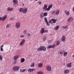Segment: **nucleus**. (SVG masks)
I'll return each instance as SVG.
<instances>
[{
    "mask_svg": "<svg viewBox=\"0 0 74 74\" xmlns=\"http://www.w3.org/2000/svg\"><path fill=\"white\" fill-rule=\"evenodd\" d=\"M47 50V48H46L45 46H41L39 48H38L37 49L38 51H45Z\"/></svg>",
    "mask_w": 74,
    "mask_h": 74,
    "instance_id": "1",
    "label": "nucleus"
},
{
    "mask_svg": "<svg viewBox=\"0 0 74 74\" xmlns=\"http://www.w3.org/2000/svg\"><path fill=\"white\" fill-rule=\"evenodd\" d=\"M19 69H20L19 66H16L13 67V70L14 71H18V70H19Z\"/></svg>",
    "mask_w": 74,
    "mask_h": 74,
    "instance_id": "2",
    "label": "nucleus"
},
{
    "mask_svg": "<svg viewBox=\"0 0 74 74\" xmlns=\"http://www.w3.org/2000/svg\"><path fill=\"white\" fill-rule=\"evenodd\" d=\"M6 18H7V15H5L2 18L0 17V20H2V21H3L6 19Z\"/></svg>",
    "mask_w": 74,
    "mask_h": 74,
    "instance_id": "3",
    "label": "nucleus"
},
{
    "mask_svg": "<svg viewBox=\"0 0 74 74\" xmlns=\"http://www.w3.org/2000/svg\"><path fill=\"white\" fill-rule=\"evenodd\" d=\"M44 20L45 21V22L46 23V24L47 25V26H50V24L49 23V22L48 21V20H47V17H45L44 18Z\"/></svg>",
    "mask_w": 74,
    "mask_h": 74,
    "instance_id": "4",
    "label": "nucleus"
},
{
    "mask_svg": "<svg viewBox=\"0 0 74 74\" xmlns=\"http://www.w3.org/2000/svg\"><path fill=\"white\" fill-rule=\"evenodd\" d=\"M55 44H53V45H49L48 46V49H50L51 48H53L55 47Z\"/></svg>",
    "mask_w": 74,
    "mask_h": 74,
    "instance_id": "5",
    "label": "nucleus"
},
{
    "mask_svg": "<svg viewBox=\"0 0 74 74\" xmlns=\"http://www.w3.org/2000/svg\"><path fill=\"white\" fill-rule=\"evenodd\" d=\"M20 23L18 22H17L16 24V28L18 29L20 27Z\"/></svg>",
    "mask_w": 74,
    "mask_h": 74,
    "instance_id": "6",
    "label": "nucleus"
},
{
    "mask_svg": "<svg viewBox=\"0 0 74 74\" xmlns=\"http://www.w3.org/2000/svg\"><path fill=\"white\" fill-rule=\"evenodd\" d=\"M47 71H51L52 70V68L51 66H48L47 67Z\"/></svg>",
    "mask_w": 74,
    "mask_h": 74,
    "instance_id": "7",
    "label": "nucleus"
},
{
    "mask_svg": "<svg viewBox=\"0 0 74 74\" xmlns=\"http://www.w3.org/2000/svg\"><path fill=\"white\" fill-rule=\"evenodd\" d=\"M45 33V29L44 28H42L40 30V34H43Z\"/></svg>",
    "mask_w": 74,
    "mask_h": 74,
    "instance_id": "8",
    "label": "nucleus"
},
{
    "mask_svg": "<svg viewBox=\"0 0 74 74\" xmlns=\"http://www.w3.org/2000/svg\"><path fill=\"white\" fill-rule=\"evenodd\" d=\"M66 40V37L64 36H62V42H65V41Z\"/></svg>",
    "mask_w": 74,
    "mask_h": 74,
    "instance_id": "9",
    "label": "nucleus"
},
{
    "mask_svg": "<svg viewBox=\"0 0 74 74\" xmlns=\"http://www.w3.org/2000/svg\"><path fill=\"white\" fill-rule=\"evenodd\" d=\"M27 12V8H25L24 9L23 11V14H26Z\"/></svg>",
    "mask_w": 74,
    "mask_h": 74,
    "instance_id": "10",
    "label": "nucleus"
},
{
    "mask_svg": "<svg viewBox=\"0 0 74 74\" xmlns=\"http://www.w3.org/2000/svg\"><path fill=\"white\" fill-rule=\"evenodd\" d=\"M19 57V56H18V55H16L14 56L13 58V59L14 60H17L18 58Z\"/></svg>",
    "mask_w": 74,
    "mask_h": 74,
    "instance_id": "11",
    "label": "nucleus"
},
{
    "mask_svg": "<svg viewBox=\"0 0 74 74\" xmlns=\"http://www.w3.org/2000/svg\"><path fill=\"white\" fill-rule=\"evenodd\" d=\"M14 10V8H11L10 7H9L7 8V11H12Z\"/></svg>",
    "mask_w": 74,
    "mask_h": 74,
    "instance_id": "12",
    "label": "nucleus"
},
{
    "mask_svg": "<svg viewBox=\"0 0 74 74\" xmlns=\"http://www.w3.org/2000/svg\"><path fill=\"white\" fill-rule=\"evenodd\" d=\"M64 12L66 14V15H70V12L66 10H65L64 11Z\"/></svg>",
    "mask_w": 74,
    "mask_h": 74,
    "instance_id": "13",
    "label": "nucleus"
},
{
    "mask_svg": "<svg viewBox=\"0 0 74 74\" xmlns=\"http://www.w3.org/2000/svg\"><path fill=\"white\" fill-rule=\"evenodd\" d=\"M67 66L69 68H70V67H71V63L70 62V63L68 64L67 65Z\"/></svg>",
    "mask_w": 74,
    "mask_h": 74,
    "instance_id": "14",
    "label": "nucleus"
},
{
    "mask_svg": "<svg viewBox=\"0 0 74 74\" xmlns=\"http://www.w3.org/2000/svg\"><path fill=\"white\" fill-rule=\"evenodd\" d=\"M59 28V26L57 25L54 28V30H58Z\"/></svg>",
    "mask_w": 74,
    "mask_h": 74,
    "instance_id": "15",
    "label": "nucleus"
},
{
    "mask_svg": "<svg viewBox=\"0 0 74 74\" xmlns=\"http://www.w3.org/2000/svg\"><path fill=\"white\" fill-rule=\"evenodd\" d=\"M38 67H42L43 66V65L41 63H39L38 64Z\"/></svg>",
    "mask_w": 74,
    "mask_h": 74,
    "instance_id": "16",
    "label": "nucleus"
},
{
    "mask_svg": "<svg viewBox=\"0 0 74 74\" xmlns=\"http://www.w3.org/2000/svg\"><path fill=\"white\" fill-rule=\"evenodd\" d=\"M47 5L46 4H45L44 5V6L43 8V10H45V9H47Z\"/></svg>",
    "mask_w": 74,
    "mask_h": 74,
    "instance_id": "17",
    "label": "nucleus"
},
{
    "mask_svg": "<svg viewBox=\"0 0 74 74\" xmlns=\"http://www.w3.org/2000/svg\"><path fill=\"white\" fill-rule=\"evenodd\" d=\"M69 73V70L68 69H66L64 71V73L65 74H67Z\"/></svg>",
    "mask_w": 74,
    "mask_h": 74,
    "instance_id": "18",
    "label": "nucleus"
},
{
    "mask_svg": "<svg viewBox=\"0 0 74 74\" xmlns=\"http://www.w3.org/2000/svg\"><path fill=\"white\" fill-rule=\"evenodd\" d=\"M62 28L63 29H66L67 28V26L65 25L64 26H62Z\"/></svg>",
    "mask_w": 74,
    "mask_h": 74,
    "instance_id": "19",
    "label": "nucleus"
},
{
    "mask_svg": "<svg viewBox=\"0 0 74 74\" xmlns=\"http://www.w3.org/2000/svg\"><path fill=\"white\" fill-rule=\"evenodd\" d=\"M60 12V11H59V10H57V11L56 12V15H59Z\"/></svg>",
    "mask_w": 74,
    "mask_h": 74,
    "instance_id": "20",
    "label": "nucleus"
},
{
    "mask_svg": "<svg viewBox=\"0 0 74 74\" xmlns=\"http://www.w3.org/2000/svg\"><path fill=\"white\" fill-rule=\"evenodd\" d=\"M51 20L53 21V23H56V20L55 19H51Z\"/></svg>",
    "mask_w": 74,
    "mask_h": 74,
    "instance_id": "21",
    "label": "nucleus"
},
{
    "mask_svg": "<svg viewBox=\"0 0 74 74\" xmlns=\"http://www.w3.org/2000/svg\"><path fill=\"white\" fill-rule=\"evenodd\" d=\"M25 59L24 58H22L20 62L21 63H23L25 62Z\"/></svg>",
    "mask_w": 74,
    "mask_h": 74,
    "instance_id": "22",
    "label": "nucleus"
},
{
    "mask_svg": "<svg viewBox=\"0 0 74 74\" xmlns=\"http://www.w3.org/2000/svg\"><path fill=\"white\" fill-rule=\"evenodd\" d=\"M71 20H73V17H70L68 19V22L70 21H71Z\"/></svg>",
    "mask_w": 74,
    "mask_h": 74,
    "instance_id": "23",
    "label": "nucleus"
},
{
    "mask_svg": "<svg viewBox=\"0 0 74 74\" xmlns=\"http://www.w3.org/2000/svg\"><path fill=\"white\" fill-rule=\"evenodd\" d=\"M40 17L41 19H42V18L44 17V15H43V13H41L40 14Z\"/></svg>",
    "mask_w": 74,
    "mask_h": 74,
    "instance_id": "24",
    "label": "nucleus"
},
{
    "mask_svg": "<svg viewBox=\"0 0 74 74\" xmlns=\"http://www.w3.org/2000/svg\"><path fill=\"white\" fill-rule=\"evenodd\" d=\"M23 8H21L20 9V12H23Z\"/></svg>",
    "mask_w": 74,
    "mask_h": 74,
    "instance_id": "25",
    "label": "nucleus"
},
{
    "mask_svg": "<svg viewBox=\"0 0 74 74\" xmlns=\"http://www.w3.org/2000/svg\"><path fill=\"white\" fill-rule=\"evenodd\" d=\"M67 52H64V57H65L66 56H67Z\"/></svg>",
    "mask_w": 74,
    "mask_h": 74,
    "instance_id": "26",
    "label": "nucleus"
},
{
    "mask_svg": "<svg viewBox=\"0 0 74 74\" xmlns=\"http://www.w3.org/2000/svg\"><path fill=\"white\" fill-rule=\"evenodd\" d=\"M34 62L32 63V64L31 65V67H33L34 66Z\"/></svg>",
    "mask_w": 74,
    "mask_h": 74,
    "instance_id": "27",
    "label": "nucleus"
},
{
    "mask_svg": "<svg viewBox=\"0 0 74 74\" xmlns=\"http://www.w3.org/2000/svg\"><path fill=\"white\" fill-rule=\"evenodd\" d=\"M43 41H45V40H47V38L46 37L44 36V37H43Z\"/></svg>",
    "mask_w": 74,
    "mask_h": 74,
    "instance_id": "28",
    "label": "nucleus"
},
{
    "mask_svg": "<svg viewBox=\"0 0 74 74\" xmlns=\"http://www.w3.org/2000/svg\"><path fill=\"white\" fill-rule=\"evenodd\" d=\"M50 10H51V9L49 8V7L47 9H45L46 11H50Z\"/></svg>",
    "mask_w": 74,
    "mask_h": 74,
    "instance_id": "29",
    "label": "nucleus"
},
{
    "mask_svg": "<svg viewBox=\"0 0 74 74\" xmlns=\"http://www.w3.org/2000/svg\"><path fill=\"white\" fill-rule=\"evenodd\" d=\"M21 42H23V44H24L25 42V40L24 39H23L22 40Z\"/></svg>",
    "mask_w": 74,
    "mask_h": 74,
    "instance_id": "30",
    "label": "nucleus"
},
{
    "mask_svg": "<svg viewBox=\"0 0 74 74\" xmlns=\"http://www.w3.org/2000/svg\"><path fill=\"white\" fill-rule=\"evenodd\" d=\"M47 15L48 14L47 12H45L43 14V15H44V16H47Z\"/></svg>",
    "mask_w": 74,
    "mask_h": 74,
    "instance_id": "31",
    "label": "nucleus"
},
{
    "mask_svg": "<svg viewBox=\"0 0 74 74\" xmlns=\"http://www.w3.org/2000/svg\"><path fill=\"white\" fill-rule=\"evenodd\" d=\"M0 60H3V56L1 55H0Z\"/></svg>",
    "mask_w": 74,
    "mask_h": 74,
    "instance_id": "32",
    "label": "nucleus"
},
{
    "mask_svg": "<svg viewBox=\"0 0 74 74\" xmlns=\"http://www.w3.org/2000/svg\"><path fill=\"white\" fill-rule=\"evenodd\" d=\"M60 44V42L58 41V42H57V44H56V45L57 46H58L59 45V44Z\"/></svg>",
    "mask_w": 74,
    "mask_h": 74,
    "instance_id": "33",
    "label": "nucleus"
},
{
    "mask_svg": "<svg viewBox=\"0 0 74 74\" xmlns=\"http://www.w3.org/2000/svg\"><path fill=\"white\" fill-rule=\"evenodd\" d=\"M17 63V62L16 61H15L13 63V64L14 65V64H16Z\"/></svg>",
    "mask_w": 74,
    "mask_h": 74,
    "instance_id": "34",
    "label": "nucleus"
},
{
    "mask_svg": "<svg viewBox=\"0 0 74 74\" xmlns=\"http://www.w3.org/2000/svg\"><path fill=\"white\" fill-rule=\"evenodd\" d=\"M13 2L14 4H15L16 2V0H13Z\"/></svg>",
    "mask_w": 74,
    "mask_h": 74,
    "instance_id": "35",
    "label": "nucleus"
},
{
    "mask_svg": "<svg viewBox=\"0 0 74 74\" xmlns=\"http://www.w3.org/2000/svg\"><path fill=\"white\" fill-rule=\"evenodd\" d=\"M26 31H27V30L26 29L24 30V31L23 33H24L25 34H26V32H27Z\"/></svg>",
    "mask_w": 74,
    "mask_h": 74,
    "instance_id": "36",
    "label": "nucleus"
},
{
    "mask_svg": "<svg viewBox=\"0 0 74 74\" xmlns=\"http://www.w3.org/2000/svg\"><path fill=\"white\" fill-rule=\"evenodd\" d=\"M52 5H49L48 6V8H52Z\"/></svg>",
    "mask_w": 74,
    "mask_h": 74,
    "instance_id": "37",
    "label": "nucleus"
},
{
    "mask_svg": "<svg viewBox=\"0 0 74 74\" xmlns=\"http://www.w3.org/2000/svg\"><path fill=\"white\" fill-rule=\"evenodd\" d=\"M23 44L24 43H23V42H21L20 44V45H21V46H22V45H23Z\"/></svg>",
    "mask_w": 74,
    "mask_h": 74,
    "instance_id": "38",
    "label": "nucleus"
},
{
    "mask_svg": "<svg viewBox=\"0 0 74 74\" xmlns=\"http://www.w3.org/2000/svg\"><path fill=\"white\" fill-rule=\"evenodd\" d=\"M55 12H56L55 10H53V11L51 13V14H55Z\"/></svg>",
    "mask_w": 74,
    "mask_h": 74,
    "instance_id": "39",
    "label": "nucleus"
},
{
    "mask_svg": "<svg viewBox=\"0 0 74 74\" xmlns=\"http://www.w3.org/2000/svg\"><path fill=\"white\" fill-rule=\"evenodd\" d=\"M31 71H32V69H29L28 70V71L29 72H30V73H31Z\"/></svg>",
    "mask_w": 74,
    "mask_h": 74,
    "instance_id": "40",
    "label": "nucleus"
},
{
    "mask_svg": "<svg viewBox=\"0 0 74 74\" xmlns=\"http://www.w3.org/2000/svg\"><path fill=\"white\" fill-rule=\"evenodd\" d=\"M20 38H22L23 37H25V36L23 35H21L20 36Z\"/></svg>",
    "mask_w": 74,
    "mask_h": 74,
    "instance_id": "41",
    "label": "nucleus"
},
{
    "mask_svg": "<svg viewBox=\"0 0 74 74\" xmlns=\"http://www.w3.org/2000/svg\"><path fill=\"white\" fill-rule=\"evenodd\" d=\"M37 74H43V73L41 72H38L37 73Z\"/></svg>",
    "mask_w": 74,
    "mask_h": 74,
    "instance_id": "42",
    "label": "nucleus"
},
{
    "mask_svg": "<svg viewBox=\"0 0 74 74\" xmlns=\"http://www.w3.org/2000/svg\"><path fill=\"white\" fill-rule=\"evenodd\" d=\"M63 53L62 52H60V55H63Z\"/></svg>",
    "mask_w": 74,
    "mask_h": 74,
    "instance_id": "43",
    "label": "nucleus"
},
{
    "mask_svg": "<svg viewBox=\"0 0 74 74\" xmlns=\"http://www.w3.org/2000/svg\"><path fill=\"white\" fill-rule=\"evenodd\" d=\"M32 72H33V71L36 70L35 69H31Z\"/></svg>",
    "mask_w": 74,
    "mask_h": 74,
    "instance_id": "44",
    "label": "nucleus"
},
{
    "mask_svg": "<svg viewBox=\"0 0 74 74\" xmlns=\"http://www.w3.org/2000/svg\"><path fill=\"white\" fill-rule=\"evenodd\" d=\"M31 35L30 34V33H28V35H27V36L29 37H30V36Z\"/></svg>",
    "mask_w": 74,
    "mask_h": 74,
    "instance_id": "45",
    "label": "nucleus"
},
{
    "mask_svg": "<svg viewBox=\"0 0 74 74\" xmlns=\"http://www.w3.org/2000/svg\"><path fill=\"white\" fill-rule=\"evenodd\" d=\"M14 17H13L11 18L10 20L11 21H13V20H14Z\"/></svg>",
    "mask_w": 74,
    "mask_h": 74,
    "instance_id": "46",
    "label": "nucleus"
},
{
    "mask_svg": "<svg viewBox=\"0 0 74 74\" xmlns=\"http://www.w3.org/2000/svg\"><path fill=\"white\" fill-rule=\"evenodd\" d=\"M9 26H10V25L7 24L6 26V28H8V27H9Z\"/></svg>",
    "mask_w": 74,
    "mask_h": 74,
    "instance_id": "47",
    "label": "nucleus"
},
{
    "mask_svg": "<svg viewBox=\"0 0 74 74\" xmlns=\"http://www.w3.org/2000/svg\"><path fill=\"white\" fill-rule=\"evenodd\" d=\"M48 31L47 30L45 31V33H48Z\"/></svg>",
    "mask_w": 74,
    "mask_h": 74,
    "instance_id": "48",
    "label": "nucleus"
},
{
    "mask_svg": "<svg viewBox=\"0 0 74 74\" xmlns=\"http://www.w3.org/2000/svg\"><path fill=\"white\" fill-rule=\"evenodd\" d=\"M26 69H23V72H25V71H26Z\"/></svg>",
    "mask_w": 74,
    "mask_h": 74,
    "instance_id": "49",
    "label": "nucleus"
},
{
    "mask_svg": "<svg viewBox=\"0 0 74 74\" xmlns=\"http://www.w3.org/2000/svg\"><path fill=\"white\" fill-rule=\"evenodd\" d=\"M20 72H21V73H23V70L22 69H21L20 70Z\"/></svg>",
    "mask_w": 74,
    "mask_h": 74,
    "instance_id": "50",
    "label": "nucleus"
},
{
    "mask_svg": "<svg viewBox=\"0 0 74 74\" xmlns=\"http://www.w3.org/2000/svg\"><path fill=\"white\" fill-rule=\"evenodd\" d=\"M1 51H3V48H1Z\"/></svg>",
    "mask_w": 74,
    "mask_h": 74,
    "instance_id": "51",
    "label": "nucleus"
},
{
    "mask_svg": "<svg viewBox=\"0 0 74 74\" xmlns=\"http://www.w3.org/2000/svg\"><path fill=\"white\" fill-rule=\"evenodd\" d=\"M41 3H42V2H41V1H39V4H41Z\"/></svg>",
    "mask_w": 74,
    "mask_h": 74,
    "instance_id": "52",
    "label": "nucleus"
},
{
    "mask_svg": "<svg viewBox=\"0 0 74 74\" xmlns=\"http://www.w3.org/2000/svg\"><path fill=\"white\" fill-rule=\"evenodd\" d=\"M3 46H4V45H3L2 46H0L1 48H3Z\"/></svg>",
    "mask_w": 74,
    "mask_h": 74,
    "instance_id": "53",
    "label": "nucleus"
},
{
    "mask_svg": "<svg viewBox=\"0 0 74 74\" xmlns=\"http://www.w3.org/2000/svg\"><path fill=\"white\" fill-rule=\"evenodd\" d=\"M51 22H52V20H50L49 21V23H51Z\"/></svg>",
    "mask_w": 74,
    "mask_h": 74,
    "instance_id": "54",
    "label": "nucleus"
},
{
    "mask_svg": "<svg viewBox=\"0 0 74 74\" xmlns=\"http://www.w3.org/2000/svg\"><path fill=\"white\" fill-rule=\"evenodd\" d=\"M51 40H50L49 41H48L49 43H51Z\"/></svg>",
    "mask_w": 74,
    "mask_h": 74,
    "instance_id": "55",
    "label": "nucleus"
},
{
    "mask_svg": "<svg viewBox=\"0 0 74 74\" xmlns=\"http://www.w3.org/2000/svg\"><path fill=\"white\" fill-rule=\"evenodd\" d=\"M72 57H73V58H74V55H73L72 56Z\"/></svg>",
    "mask_w": 74,
    "mask_h": 74,
    "instance_id": "56",
    "label": "nucleus"
},
{
    "mask_svg": "<svg viewBox=\"0 0 74 74\" xmlns=\"http://www.w3.org/2000/svg\"><path fill=\"white\" fill-rule=\"evenodd\" d=\"M31 55L30 54L28 55V56H30Z\"/></svg>",
    "mask_w": 74,
    "mask_h": 74,
    "instance_id": "57",
    "label": "nucleus"
},
{
    "mask_svg": "<svg viewBox=\"0 0 74 74\" xmlns=\"http://www.w3.org/2000/svg\"><path fill=\"white\" fill-rule=\"evenodd\" d=\"M3 74V72H1V73H0V74Z\"/></svg>",
    "mask_w": 74,
    "mask_h": 74,
    "instance_id": "58",
    "label": "nucleus"
},
{
    "mask_svg": "<svg viewBox=\"0 0 74 74\" xmlns=\"http://www.w3.org/2000/svg\"><path fill=\"white\" fill-rule=\"evenodd\" d=\"M23 5H25V4H23Z\"/></svg>",
    "mask_w": 74,
    "mask_h": 74,
    "instance_id": "59",
    "label": "nucleus"
},
{
    "mask_svg": "<svg viewBox=\"0 0 74 74\" xmlns=\"http://www.w3.org/2000/svg\"><path fill=\"white\" fill-rule=\"evenodd\" d=\"M38 0H36V1H38Z\"/></svg>",
    "mask_w": 74,
    "mask_h": 74,
    "instance_id": "60",
    "label": "nucleus"
},
{
    "mask_svg": "<svg viewBox=\"0 0 74 74\" xmlns=\"http://www.w3.org/2000/svg\"><path fill=\"white\" fill-rule=\"evenodd\" d=\"M59 52H60V51H59Z\"/></svg>",
    "mask_w": 74,
    "mask_h": 74,
    "instance_id": "61",
    "label": "nucleus"
},
{
    "mask_svg": "<svg viewBox=\"0 0 74 74\" xmlns=\"http://www.w3.org/2000/svg\"><path fill=\"white\" fill-rule=\"evenodd\" d=\"M65 1H66V0H65Z\"/></svg>",
    "mask_w": 74,
    "mask_h": 74,
    "instance_id": "62",
    "label": "nucleus"
}]
</instances>
